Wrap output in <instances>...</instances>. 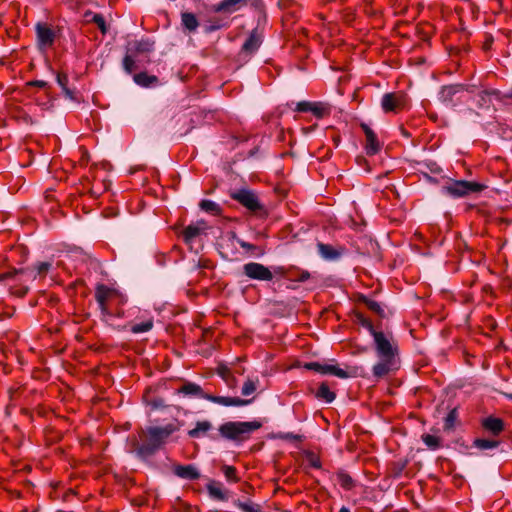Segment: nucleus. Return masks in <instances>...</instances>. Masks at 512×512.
Returning a JSON list of instances; mask_svg holds the SVG:
<instances>
[{
	"instance_id": "nucleus-57",
	"label": "nucleus",
	"mask_w": 512,
	"mask_h": 512,
	"mask_svg": "<svg viewBox=\"0 0 512 512\" xmlns=\"http://www.w3.org/2000/svg\"><path fill=\"white\" fill-rule=\"evenodd\" d=\"M334 141H335L336 145H338L339 139L338 138L334 139Z\"/></svg>"
},
{
	"instance_id": "nucleus-32",
	"label": "nucleus",
	"mask_w": 512,
	"mask_h": 512,
	"mask_svg": "<svg viewBox=\"0 0 512 512\" xmlns=\"http://www.w3.org/2000/svg\"><path fill=\"white\" fill-rule=\"evenodd\" d=\"M500 442L492 439L477 438L473 441V446L480 450L494 449L499 446Z\"/></svg>"
},
{
	"instance_id": "nucleus-42",
	"label": "nucleus",
	"mask_w": 512,
	"mask_h": 512,
	"mask_svg": "<svg viewBox=\"0 0 512 512\" xmlns=\"http://www.w3.org/2000/svg\"><path fill=\"white\" fill-rule=\"evenodd\" d=\"M493 94V92H490V91H481L478 95H477V102H478V106L479 107H488L490 102H491V98L490 96Z\"/></svg>"
},
{
	"instance_id": "nucleus-2",
	"label": "nucleus",
	"mask_w": 512,
	"mask_h": 512,
	"mask_svg": "<svg viewBox=\"0 0 512 512\" xmlns=\"http://www.w3.org/2000/svg\"><path fill=\"white\" fill-rule=\"evenodd\" d=\"M178 429L179 427L174 423H169L164 427H148L143 432V443L138 446L137 453L142 457L151 456Z\"/></svg>"
},
{
	"instance_id": "nucleus-40",
	"label": "nucleus",
	"mask_w": 512,
	"mask_h": 512,
	"mask_svg": "<svg viewBox=\"0 0 512 512\" xmlns=\"http://www.w3.org/2000/svg\"><path fill=\"white\" fill-rule=\"evenodd\" d=\"M222 472L228 481L234 482V483L239 481V478L237 476V470L234 466L224 465L222 467Z\"/></svg>"
},
{
	"instance_id": "nucleus-27",
	"label": "nucleus",
	"mask_w": 512,
	"mask_h": 512,
	"mask_svg": "<svg viewBox=\"0 0 512 512\" xmlns=\"http://www.w3.org/2000/svg\"><path fill=\"white\" fill-rule=\"evenodd\" d=\"M135 83L142 87H149L152 84H155L158 82V78L154 75H149L145 72H140L138 74H135L133 77Z\"/></svg>"
},
{
	"instance_id": "nucleus-44",
	"label": "nucleus",
	"mask_w": 512,
	"mask_h": 512,
	"mask_svg": "<svg viewBox=\"0 0 512 512\" xmlns=\"http://www.w3.org/2000/svg\"><path fill=\"white\" fill-rule=\"evenodd\" d=\"M123 68L126 73L131 74L135 69V60L130 56L126 55L123 59Z\"/></svg>"
},
{
	"instance_id": "nucleus-10",
	"label": "nucleus",
	"mask_w": 512,
	"mask_h": 512,
	"mask_svg": "<svg viewBox=\"0 0 512 512\" xmlns=\"http://www.w3.org/2000/svg\"><path fill=\"white\" fill-rule=\"evenodd\" d=\"M304 367L308 370L315 371L317 373H320L322 375H334L341 379H346L349 377L356 376V368H352L351 370L347 371L345 369L340 368L337 365L333 364H321L319 362H309L304 365Z\"/></svg>"
},
{
	"instance_id": "nucleus-50",
	"label": "nucleus",
	"mask_w": 512,
	"mask_h": 512,
	"mask_svg": "<svg viewBox=\"0 0 512 512\" xmlns=\"http://www.w3.org/2000/svg\"><path fill=\"white\" fill-rule=\"evenodd\" d=\"M493 43V37L491 35L486 37V40L484 42V48L489 49Z\"/></svg>"
},
{
	"instance_id": "nucleus-26",
	"label": "nucleus",
	"mask_w": 512,
	"mask_h": 512,
	"mask_svg": "<svg viewBox=\"0 0 512 512\" xmlns=\"http://www.w3.org/2000/svg\"><path fill=\"white\" fill-rule=\"evenodd\" d=\"M464 89L462 85H448L441 89L440 96L445 102H451L453 97Z\"/></svg>"
},
{
	"instance_id": "nucleus-56",
	"label": "nucleus",
	"mask_w": 512,
	"mask_h": 512,
	"mask_svg": "<svg viewBox=\"0 0 512 512\" xmlns=\"http://www.w3.org/2000/svg\"><path fill=\"white\" fill-rule=\"evenodd\" d=\"M280 271H282V268H281V267H278V268H277V270H276V272H280Z\"/></svg>"
},
{
	"instance_id": "nucleus-22",
	"label": "nucleus",
	"mask_w": 512,
	"mask_h": 512,
	"mask_svg": "<svg viewBox=\"0 0 512 512\" xmlns=\"http://www.w3.org/2000/svg\"><path fill=\"white\" fill-rule=\"evenodd\" d=\"M261 44V39L256 32H252L245 40L242 51L247 54H253L256 52Z\"/></svg>"
},
{
	"instance_id": "nucleus-1",
	"label": "nucleus",
	"mask_w": 512,
	"mask_h": 512,
	"mask_svg": "<svg viewBox=\"0 0 512 512\" xmlns=\"http://www.w3.org/2000/svg\"><path fill=\"white\" fill-rule=\"evenodd\" d=\"M51 268L50 262H40L32 268L12 270L0 274L1 280H12L10 291L13 295L23 297L27 294L29 287L27 283L34 281L37 276L45 277Z\"/></svg>"
},
{
	"instance_id": "nucleus-20",
	"label": "nucleus",
	"mask_w": 512,
	"mask_h": 512,
	"mask_svg": "<svg viewBox=\"0 0 512 512\" xmlns=\"http://www.w3.org/2000/svg\"><path fill=\"white\" fill-rule=\"evenodd\" d=\"M206 229V223L204 221L196 224L188 225L184 228L182 236L186 242H191L194 238L199 236Z\"/></svg>"
},
{
	"instance_id": "nucleus-34",
	"label": "nucleus",
	"mask_w": 512,
	"mask_h": 512,
	"mask_svg": "<svg viewBox=\"0 0 512 512\" xmlns=\"http://www.w3.org/2000/svg\"><path fill=\"white\" fill-rule=\"evenodd\" d=\"M153 325H154L153 319L150 318L141 323L130 325V331L133 334L148 332L153 328Z\"/></svg>"
},
{
	"instance_id": "nucleus-31",
	"label": "nucleus",
	"mask_w": 512,
	"mask_h": 512,
	"mask_svg": "<svg viewBox=\"0 0 512 512\" xmlns=\"http://www.w3.org/2000/svg\"><path fill=\"white\" fill-rule=\"evenodd\" d=\"M199 206L203 211L210 213L212 215H220L221 214L220 205L212 200L204 199L200 202Z\"/></svg>"
},
{
	"instance_id": "nucleus-9",
	"label": "nucleus",
	"mask_w": 512,
	"mask_h": 512,
	"mask_svg": "<svg viewBox=\"0 0 512 512\" xmlns=\"http://www.w3.org/2000/svg\"><path fill=\"white\" fill-rule=\"evenodd\" d=\"M486 188L485 185L465 180H455L443 187V191L455 198L465 197L472 193H479Z\"/></svg>"
},
{
	"instance_id": "nucleus-58",
	"label": "nucleus",
	"mask_w": 512,
	"mask_h": 512,
	"mask_svg": "<svg viewBox=\"0 0 512 512\" xmlns=\"http://www.w3.org/2000/svg\"><path fill=\"white\" fill-rule=\"evenodd\" d=\"M509 397L512 399V395H509Z\"/></svg>"
},
{
	"instance_id": "nucleus-37",
	"label": "nucleus",
	"mask_w": 512,
	"mask_h": 512,
	"mask_svg": "<svg viewBox=\"0 0 512 512\" xmlns=\"http://www.w3.org/2000/svg\"><path fill=\"white\" fill-rule=\"evenodd\" d=\"M355 317H356L357 323L359 325H361L362 327H364L365 329H367L371 335H373L377 331V330H375L372 322L367 317H365L362 313H360V312L356 313Z\"/></svg>"
},
{
	"instance_id": "nucleus-6",
	"label": "nucleus",
	"mask_w": 512,
	"mask_h": 512,
	"mask_svg": "<svg viewBox=\"0 0 512 512\" xmlns=\"http://www.w3.org/2000/svg\"><path fill=\"white\" fill-rule=\"evenodd\" d=\"M409 106V97L404 91L385 93L381 98V109L384 113H400Z\"/></svg>"
},
{
	"instance_id": "nucleus-28",
	"label": "nucleus",
	"mask_w": 512,
	"mask_h": 512,
	"mask_svg": "<svg viewBox=\"0 0 512 512\" xmlns=\"http://www.w3.org/2000/svg\"><path fill=\"white\" fill-rule=\"evenodd\" d=\"M233 504L242 512H262L261 506L259 504L254 503L251 500L243 502L237 499L233 502Z\"/></svg>"
},
{
	"instance_id": "nucleus-39",
	"label": "nucleus",
	"mask_w": 512,
	"mask_h": 512,
	"mask_svg": "<svg viewBox=\"0 0 512 512\" xmlns=\"http://www.w3.org/2000/svg\"><path fill=\"white\" fill-rule=\"evenodd\" d=\"M422 441L432 450H436L440 447V438L431 434L422 435Z\"/></svg>"
},
{
	"instance_id": "nucleus-29",
	"label": "nucleus",
	"mask_w": 512,
	"mask_h": 512,
	"mask_svg": "<svg viewBox=\"0 0 512 512\" xmlns=\"http://www.w3.org/2000/svg\"><path fill=\"white\" fill-rule=\"evenodd\" d=\"M153 45L150 40H139L130 43V49L136 53H147L153 50Z\"/></svg>"
},
{
	"instance_id": "nucleus-47",
	"label": "nucleus",
	"mask_w": 512,
	"mask_h": 512,
	"mask_svg": "<svg viewBox=\"0 0 512 512\" xmlns=\"http://www.w3.org/2000/svg\"><path fill=\"white\" fill-rule=\"evenodd\" d=\"M237 243L240 245L241 248H243L247 251H253L256 249L255 245L245 242L244 240H241V239H237Z\"/></svg>"
},
{
	"instance_id": "nucleus-15",
	"label": "nucleus",
	"mask_w": 512,
	"mask_h": 512,
	"mask_svg": "<svg viewBox=\"0 0 512 512\" xmlns=\"http://www.w3.org/2000/svg\"><path fill=\"white\" fill-rule=\"evenodd\" d=\"M360 127L365 134V151L368 155H375L381 150V143L379 142L377 135L374 131L366 124L361 123Z\"/></svg>"
},
{
	"instance_id": "nucleus-46",
	"label": "nucleus",
	"mask_w": 512,
	"mask_h": 512,
	"mask_svg": "<svg viewBox=\"0 0 512 512\" xmlns=\"http://www.w3.org/2000/svg\"><path fill=\"white\" fill-rule=\"evenodd\" d=\"M310 273L306 270L299 271L298 275L295 276V280L298 282H305L310 278Z\"/></svg>"
},
{
	"instance_id": "nucleus-17",
	"label": "nucleus",
	"mask_w": 512,
	"mask_h": 512,
	"mask_svg": "<svg viewBox=\"0 0 512 512\" xmlns=\"http://www.w3.org/2000/svg\"><path fill=\"white\" fill-rule=\"evenodd\" d=\"M481 426L486 432L493 436L500 435L505 428L503 420L494 416H488L482 419Z\"/></svg>"
},
{
	"instance_id": "nucleus-52",
	"label": "nucleus",
	"mask_w": 512,
	"mask_h": 512,
	"mask_svg": "<svg viewBox=\"0 0 512 512\" xmlns=\"http://www.w3.org/2000/svg\"><path fill=\"white\" fill-rule=\"evenodd\" d=\"M124 313L123 311H118L117 314L113 313V316L111 318H107V320H111L114 316L123 317Z\"/></svg>"
},
{
	"instance_id": "nucleus-19",
	"label": "nucleus",
	"mask_w": 512,
	"mask_h": 512,
	"mask_svg": "<svg viewBox=\"0 0 512 512\" xmlns=\"http://www.w3.org/2000/svg\"><path fill=\"white\" fill-rule=\"evenodd\" d=\"M174 473L176 476L188 480H196L200 477V473L193 465H177L174 468Z\"/></svg>"
},
{
	"instance_id": "nucleus-14",
	"label": "nucleus",
	"mask_w": 512,
	"mask_h": 512,
	"mask_svg": "<svg viewBox=\"0 0 512 512\" xmlns=\"http://www.w3.org/2000/svg\"><path fill=\"white\" fill-rule=\"evenodd\" d=\"M114 294V290L104 284L97 285L95 289V299L99 305L102 315L106 318H111L113 312L109 309L107 301Z\"/></svg>"
},
{
	"instance_id": "nucleus-43",
	"label": "nucleus",
	"mask_w": 512,
	"mask_h": 512,
	"mask_svg": "<svg viewBox=\"0 0 512 512\" xmlns=\"http://www.w3.org/2000/svg\"><path fill=\"white\" fill-rule=\"evenodd\" d=\"M218 374L222 377V379L232 387L234 385V377L232 376L230 370L227 367H220L218 369Z\"/></svg>"
},
{
	"instance_id": "nucleus-12",
	"label": "nucleus",
	"mask_w": 512,
	"mask_h": 512,
	"mask_svg": "<svg viewBox=\"0 0 512 512\" xmlns=\"http://www.w3.org/2000/svg\"><path fill=\"white\" fill-rule=\"evenodd\" d=\"M243 274L252 280L271 281L273 273L271 270L258 262H249L243 265Z\"/></svg>"
},
{
	"instance_id": "nucleus-49",
	"label": "nucleus",
	"mask_w": 512,
	"mask_h": 512,
	"mask_svg": "<svg viewBox=\"0 0 512 512\" xmlns=\"http://www.w3.org/2000/svg\"><path fill=\"white\" fill-rule=\"evenodd\" d=\"M30 85L37 86L40 88H45L47 86V82H45L43 80H35V81L30 82Z\"/></svg>"
},
{
	"instance_id": "nucleus-38",
	"label": "nucleus",
	"mask_w": 512,
	"mask_h": 512,
	"mask_svg": "<svg viewBox=\"0 0 512 512\" xmlns=\"http://www.w3.org/2000/svg\"><path fill=\"white\" fill-rule=\"evenodd\" d=\"M338 483L340 486L346 490H350L354 486V481L352 477L344 472H340L337 474Z\"/></svg>"
},
{
	"instance_id": "nucleus-3",
	"label": "nucleus",
	"mask_w": 512,
	"mask_h": 512,
	"mask_svg": "<svg viewBox=\"0 0 512 512\" xmlns=\"http://www.w3.org/2000/svg\"><path fill=\"white\" fill-rule=\"evenodd\" d=\"M178 394H183L185 396H195L199 398L206 399L215 404H219L222 406H244L250 403V400H244L239 397H224V396H214L211 394H206L203 392L200 385L193 382H185L178 390Z\"/></svg>"
},
{
	"instance_id": "nucleus-51",
	"label": "nucleus",
	"mask_w": 512,
	"mask_h": 512,
	"mask_svg": "<svg viewBox=\"0 0 512 512\" xmlns=\"http://www.w3.org/2000/svg\"><path fill=\"white\" fill-rule=\"evenodd\" d=\"M224 26H225L224 24L214 23L213 25H211V27L208 30L209 31L218 30V29H221Z\"/></svg>"
},
{
	"instance_id": "nucleus-13",
	"label": "nucleus",
	"mask_w": 512,
	"mask_h": 512,
	"mask_svg": "<svg viewBox=\"0 0 512 512\" xmlns=\"http://www.w3.org/2000/svg\"><path fill=\"white\" fill-rule=\"evenodd\" d=\"M297 112H310L316 118L322 119L331 114V106L326 102L301 101L296 105Z\"/></svg>"
},
{
	"instance_id": "nucleus-33",
	"label": "nucleus",
	"mask_w": 512,
	"mask_h": 512,
	"mask_svg": "<svg viewBox=\"0 0 512 512\" xmlns=\"http://www.w3.org/2000/svg\"><path fill=\"white\" fill-rule=\"evenodd\" d=\"M86 17H87V21L93 22L94 24L97 25V27L100 29L102 34H106L107 26H106V21H105V18L103 17V15L98 14V13H94V14L88 13V14H86Z\"/></svg>"
},
{
	"instance_id": "nucleus-35",
	"label": "nucleus",
	"mask_w": 512,
	"mask_h": 512,
	"mask_svg": "<svg viewBox=\"0 0 512 512\" xmlns=\"http://www.w3.org/2000/svg\"><path fill=\"white\" fill-rule=\"evenodd\" d=\"M458 419V411L456 408H453L449 411L447 416L444 418L443 428L445 431L454 430Z\"/></svg>"
},
{
	"instance_id": "nucleus-41",
	"label": "nucleus",
	"mask_w": 512,
	"mask_h": 512,
	"mask_svg": "<svg viewBox=\"0 0 512 512\" xmlns=\"http://www.w3.org/2000/svg\"><path fill=\"white\" fill-rule=\"evenodd\" d=\"M110 183L106 180L102 181L101 186L98 182L94 181L91 186V194L99 196L102 192L108 190Z\"/></svg>"
},
{
	"instance_id": "nucleus-5",
	"label": "nucleus",
	"mask_w": 512,
	"mask_h": 512,
	"mask_svg": "<svg viewBox=\"0 0 512 512\" xmlns=\"http://www.w3.org/2000/svg\"><path fill=\"white\" fill-rule=\"evenodd\" d=\"M230 197L241 204L249 212L255 215H261L265 213L264 205L261 203L258 195L251 189L240 188L230 192Z\"/></svg>"
},
{
	"instance_id": "nucleus-21",
	"label": "nucleus",
	"mask_w": 512,
	"mask_h": 512,
	"mask_svg": "<svg viewBox=\"0 0 512 512\" xmlns=\"http://www.w3.org/2000/svg\"><path fill=\"white\" fill-rule=\"evenodd\" d=\"M207 491L209 495L219 501H226L228 499L226 492L223 490L222 484L217 481H210L207 484Z\"/></svg>"
},
{
	"instance_id": "nucleus-18",
	"label": "nucleus",
	"mask_w": 512,
	"mask_h": 512,
	"mask_svg": "<svg viewBox=\"0 0 512 512\" xmlns=\"http://www.w3.org/2000/svg\"><path fill=\"white\" fill-rule=\"evenodd\" d=\"M380 361L373 366V375L377 378H382L388 375L396 364V358L379 357Z\"/></svg>"
},
{
	"instance_id": "nucleus-11",
	"label": "nucleus",
	"mask_w": 512,
	"mask_h": 512,
	"mask_svg": "<svg viewBox=\"0 0 512 512\" xmlns=\"http://www.w3.org/2000/svg\"><path fill=\"white\" fill-rule=\"evenodd\" d=\"M37 46L41 51H46L54 45L55 31L47 24L39 22L35 26Z\"/></svg>"
},
{
	"instance_id": "nucleus-30",
	"label": "nucleus",
	"mask_w": 512,
	"mask_h": 512,
	"mask_svg": "<svg viewBox=\"0 0 512 512\" xmlns=\"http://www.w3.org/2000/svg\"><path fill=\"white\" fill-rule=\"evenodd\" d=\"M359 301L361 303L365 304L370 311L374 312L375 314H377L379 316H383L384 310L377 301H374L365 295H361L359 297Z\"/></svg>"
},
{
	"instance_id": "nucleus-7",
	"label": "nucleus",
	"mask_w": 512,
	"mask_h": 512,
	"mask_svg": "<svg viewBox=\"0 0 512 512\" xmlns=\"http://www.w3.org/2000/svg\"><path fill=\"white\" fill-rule=\"evenodd\" d=\"M375 351L378 357L396 358L398 345L391 335L376 331L373 335Z\"/></svg>"
},
{
	"instance_id": "nucleus-48",
	"label": "nucleus",
	"mask_w": 512,
	"mask_h": 512,
	"mask_svg": "<svg viewBox=\"0 0 512 512\" xmlns=\"http://www.w3.org/2000/svg\"><path fill=\"white\" fill-rule=\"evenodd\" d=\"M310 465L314 468L319 469L321 467V461L317 457H311L310 459Z\"/></svg>"
},
{
	"instance_id": "nucleus-16",
	"label": "nucleus",
	"mask_w": 512,
	"mask_h": 512,
	"mask_svg": "<svg viewBox=\"0 0 512 512\" xmlns=\"http://www.w3.org/2000/svg\"><path fill=\"white\" fill-rule=\"evenodd\" d=\"M317 249L320 256L327 261H334L339 259L345 252V248L342 246L333 247L329 244L318 243Z\"/></svg>"
},
{
	"instance_id": "nucleus-45",
	"label": "nucleus",
	"mask_w": 512,
	"mask_h": 512,
	"mask_svg": "<svg viewBox=\"0 0 512 512\" xmlns=\"http://www.w3.org/2000/svg\"><path fill=\"white\" fill-rule=\"evenodd\" d=\"M255 391H256V384H255V382L253 380H250V379L245 381V383L243 384V387H242V394L244 396H249L252 393H254Z\"/></svg>"
},
{
	"instance_id": "nucleus-25",
	"label": "nucleus",
	"mask_w": 512,
	"mask_h": 512,
	"mask_svg": "<svg viewBox=\"0 0 512 512\" xmlns=\"http://www.w3.org/2000/svg\"><path fill=\"white\" fill-rule=\"evenodd\" d=\"M212 425L209 421H199L196 423L195 427L188 431V435L191 438H200L204 436L210 429Z\"/></svg>"
},
{
	"instance_id": "nucleus-4",
	"label": "nucleus",
	"mask_w": 512,
	"mask_h": 512,
	"mask_svg": "<svg viewBox=\"0 0 512 512\" xmlns=\"http://www.w3.org/2000/svg\"><path fill=\"white\" fill-rule=\"evenodd\" d=\"M259 421L237 422L229 421L219 427L220 435L234 442H243L249 439L252 432L261 428Z\"/></svg>"
},
{
	"instance_id": "nucleus-36",
	"label": "nucleus",
	"mask_w": 512,
	"mask_h": 512,
	"mask_svg": "<svg viewBox=\"0 0 512 512\" xmlns=\"http://www.w3.org/2000/svg\"><path fill=\"white\" fill-rule=\"evenodd\" d=\"M68 82H69V79H68L67 74H65V73L57 74V83L60 85V87L62 88L65 95L67 97H69L70 99H74V93L72 90H70L68 88Z\"/></svg>"
},
{
	"instance_id": "nucleus-23",
	"label": "nucleus",
	"mask_w": 512,
	"mask_h": 512,
	"mask_svg": "<svg viewBox=\"0 0 512 512\" xmlns=\"http://www.w3.org/2000/svg\"><path fill=\"white\" fill-rule=\"evenodd\" d=\"M181 24L188 32H195L199 26L197 17L191 12L181 13Z\"/></svg>"
},
{
	"instance_id": "nucleus-24",
	"label": "nucleus",
	"mask_w": 512,
	"mask_h": 512,
	"mask_svg": "<svg viewBox=\"0 0 512 512\" xmlns=\"http://www.w3.org/2000/svg\"><path fill=\"white\" fill-rule=\"evenodd\" d=\"M315 396L319 400H322L326 403H331L335 399L336 394L331 391L327 383L323 382L320 384Z\"/></svg>"
},
{
	"instance_id": "nucleus-55",
	"label": "nucleus",
	"mask_w": 512,
	"mask_h": 512,
	"mask_svg": "<svg viewBox=\"0 0 512 512\" xmlns=\"http://www.w3.org/2000/svg\"><path fill=\"white\" fill-rule=\"evenodd\" d=\"M127 327H128L127 325H124V326L121 327V329L125 330V329H127Z\"/></svg>"
},
{
	"instance_id": "nucleus-54",
	"label": "nucleus",
	"mask_w": 512,
	"mask_h": 512,
	"mask_svg": "<svg viewBox=\"0 0 512 512\" xmlns=\"http://www.w3.org/2000/svg\"><path fill=\"white\" fill-rule=\"evenodd\" d=\"M339 512H350L347 507H342Z\"/></svg>"
},
{
	"instance_id": "nucleus-53",
	"label": "nucleus",
	"mask_w": 512,
	"mask_h": 512,
	"mask_svg": "<svg viewBox=\"0 0 512 512\" xmlns=\"http://www.w3.org/2000/svg\"><path fill=\"white\" fill-rule=\"evenodd\" d=\"M401 131H402V134L406 137L409 136V133L404 129V128H401Z\"/></svg>"
},
{
	"instance_id": "nucleus-8",
	"label": "nucleus",
	"mask_w": 512,
	"mask_h": 512,
	"mask_svg": "<svg viewBox=\"0 0 512 512\" xmlns=\"http://www.w3.org/2000/svg\"><path fill=\"white\" fill-rule=\"evenodd\" d=\"M262 6V0H221L219 3L212 6V11L215 13L231 15L245 7H251L259 10Z\"/></svg>"
}]
</instances>
